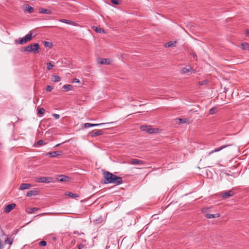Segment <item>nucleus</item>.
Masks as SVG:
<instances>
[{"label":"nucleus","mask_w":249,"mask_h":249,"mask_svg":"<svg viewBox=\"0 0 249 249\" xmlns=\"http://www.w3.org/2000/svg\"><path fill=\"white\" fill-rule=\"evenodd\" d=\"M105 184L113 183L116 185H120L123 183V179L121 177H117L108 171L103 173Z\"/></svg>","instance_id":"obj_1"},{"label":"nucleus","mask_w":249,"mask_h":249,"mask_svg":"<svg viewBox=\"0 0 249 249\" xmlns=\"http://www.w3.org/2000/svg\"><path fill=\"white\" fill-rule=\"evenodd\" d=\"M39 45L38 43H33L28 45L24 48L25 51L33 52L35 54L39 53Z\"/></svg>","instance_id":"obj_2"},{"label":"nucleus","mask_w":249,"mask_h":249,"mask_svg":"<svg viewBox=\"0 0 249 249\" xmlns=\"http://www.w3.org/2000/svg\"><path fill=\"white\" fill-rule=\"evenodd\" d=\"M33 38V34L30 32L27 35H26L24 37L21 38L20 39L18 40L16 39L15 41V42L17 44H23L28 41L31 40Z\"/></svg>","instance_id":"obj_3"},{"label":"nucleus","mask_w":249,"mask_h":249,"mask_svg":"<svg viewBox=\"0 0 249 249\" xmlns=\"http://www.w3.org/2000/svg\"><path fill=\"white\" fill-rule=\"evenodd\" d=\"M150 125H141L140 128L142 131H146L149 134L158 133L161 130L157 128H149Z\"/></svg>","instance_id":"obj_4"},{"label":"nucleus","mask_w":249,"mask_h":249,"mask_svg":"<svg viewBox=\"0 0 249 249\" xmlns=\"http://www.w3.org/2000/svg\"><path fill=\"white\" fill-rule=\"evenodd\" d=\"M36 181L40 183H50L53 181V178L49 177H40L36 179Z\"/></svg>","instance_id":"obj_5"},{"label":"nucleus","mask_w":249,"mask_h":249,"mask_svg":"<svg viewBox=\"0 0 249 249\" xmlns=\"http://www.w3.org/2000/svg\"><path fill=\"white\" fill-rule=\"evenodd\" d=\"M231 145H232L231 144H226V145H223L219 147H218V148H215L214 150H212V151L210 152L208 154V155H210L211 154H213V153L214 152H218V151H220V150L223 149L224 148H226V147H227L229 146H231Z\"/></svg>","instance_id":"obj_6"},{"label":"nucleus","mask_w":249,"mask_h":249,"mask_svg":"<svg viewBox=\"0 0 249 249\" xmlns=\"http://www.w3.org/2000/svg\"><path fill=\"white\" fill-rule=\"evenodd\" d=\"M234 195L233 192L231 191H228L224 193H222L221 196L223 198H227L229 197L232 196Z\"/></svg>","instance_id":"obj_7"},{"label":"nucleus","mask_w":249,"mask_h":249,"mask_svg":"<svg viewBox=\"0 0 249 249\" xmlns=\"http://www.w3.org/2000/svg\"><path fill=\"white\" fill-rule=\"evenodd\" d=\"M61 153L62 152L61 151L49 152L46 153V155L49 156L50 157H56L61 155Z\"/></svg>","instance_id":"obj_8"},{"label":"nucleus","mask_w":249,"mask_h":249,"mask_svg":"<svg viewBox=\"0 0 249 249\" xmlns=\"http://www.w3.org/2000/svg\"><path fill=\"white\" fill-rule=\"evenodd\" d=\"M98 63L100 64H109L110 60L108 58H99L98 59Z\"/></svg>","instance_id":"obj_9"},{"label":"nucleus","mask_w":249,"mask_h":249,"mask_svg":"<svg viewBox=\"0 0 249 249\" xmlns=\"http://www.w3.org/2000/svg\"><path fill=\"white\" fill-rule=\"evenodd\" d=\"M59 21L61 22L68 24L71 25L75 26H76L78 25V24L76 22L71 21V20L65 19L61 18V19H59Z\"/></svg>","instance_id":"obj_10"},{"label":"nucleus","mask_w":249,"mask_h":249,"mask_svg":"<svg viewBox=\"0 0 249 249\" xmlns=\"http://www.w3.org/2000/svg\"><path fill=\"white\" fill-rule=\"evenodd\" d=\"M16 206V204L11 203L6 206L4 211L6 213H8L10 212L14 208H15Z\"/></svg>","instance_id":"obj_11"},{"label":"nucleus","mask_w":249,"mask_h":249,"mask_svg":"<svg viewBox=\"0 0 249 249\" xmlns=\"http://www.w3.org/2000/svg\"><path fill=\"white\" fill-rule=\"evenodd\" d=\"M103 133V130H93L91 132V135L92 137H96L102 135Z\"/></svg>","instance_id":"obj_12"},{"label":"nucleus","mask_w":249,"mask_h":249,"mask_svg":"<svg viewBox=\"0 0 249 249\" xmlns=\"http://www.w3.org/2000/svg\"><path fill=\"white\" fill-rule=\"evenodd\" d=\"M130 163L132 164H144L145 162L136 159H133L130 160Z\"/></svg>","instance_id":"obj_13"},{"label":"nucleus","mask_w":249,"mask_h":249,"mask_svg":"<svg viewBox=\"0 0 249 249\" xmlns=\"http://www.w3.org/2000/svg\"><path fill=\"white\" fill-rule=\"evenodd\" d=\"M174 124H184L186 123L187 119H179V118H176L174 120Z\"/></svg>","instance_id":"obj_14"},{"label":"nucleus","mask_w":249,"mask_h":249,"mask_svg":"<svg viewBox=\"0 0 249 249\" xmlns=\"http://www.w3.org/2000/svg\"><path fill=\"white\" fill-rule=\"evenodd\" d=\"M57 180L60 182H64L68 181L69 177L64 175H59L57 178Z\"/></svg>","instance_id":"obj_15"},{"label":"nucleus","mask_w":249,"mask_h":249,"mask_svg":"<svg viewBox=\"0 0 249 249\" xmlns=\"http://www.w3.org/2000/svg\"><path fill=\"white\" fill-rule=\"evenodd\" d=\"M39 13L40 14H52V12L49 9L40 8L39 9Z\"/></svg>","instance_id":"obj_16"},{"label":"nucleus","mask_w":249,"mask_h":249,"mask_svg":"<svg viewBox=\"0 0 249 249\" xmlns=\"http://www.w3.org/2000/svg\"><path fill=\"white\" fill-rule=\"evenodd\" d=\"M32 186V185L28 183H22L21 184L19 189L21 190H25V189H28L30 188V187Z\"/></svg>","instance_id":"obj_17"},{"label":"nucleus","mask_w":249,"mask_h":249,"mask_svg":"<svg viewBox=\"0 0 249 249\" xmlns=\"http://www.w3.org/2000/svg\"><path fill=\"white\" fill-rule=\"evenodd\" d=\"M218 112V108L217 107H212L209 111V113L211 115L215 114Z\"/></svg>","instance_id":"obj_18"},{"label":"nucleus","mask_w":249,"mask_h":249,"mask_svg":"<svg viewBox=\"0 0 249 249\" xmlns=\"http://www.w3.org/2000/svg\"><path fill=\"white\" fill-rule=\"evenodd\" d=\"M176 41H169L164 44L165 47H173L176 46Z\"/></svg>","instance_id":"obj_19"},{"label":"nucleus","mask_w":249,"mask_h":249,"mask_svg":"<svg viewBox=\"0 0 249 249\" xmlns=\"http://www.w3.org/2000/svg\"><path fill=\"white\" fill-rule=\"evenodd\" d=\"M25 11L28 12L29 13L31 14L34 13V9L29 4H26L25 6Z\"/></svg>","instance_id":"obj_20"},{"label":"nucleus","mask_w":249,"mask_h":249,"mask_svg":"<svg viewBox=\"0 0 249 249\" xmlns=\"http://www.w3.org/2000/svg\"><path fill=\"white\" fill-rule=\"evenodd\" d=\"M219 216H220V215L219 213H216V214L207 213L205 214V217L209 219L218 217H219Z\"/></svg>","instance_id":"obj_21"},{"label":"nucleus","mask_w":249,"mask_h":249,"mask_svg":"<svg viewBox=\"0 0 249 249\" xmlns=\"http://www.w3.org/2000/svg\"><path fill=\"white\" fill-rule=\"evenodd\" d=\"M66 195L68 196L69 197L71 198L78 197L79 195L76 194H73L71 192H68L66 193Z\"/></svg>","instance_id":"obj_22"},{"label":"nucleus","mask_w":249,"mask_h":249,"mask_svg":"<svg viewBox=\"0 0 249 249\" xmlns=\"http://www.w3.org/2000/svg\"><path fill=\"white\" fill-rule=\"evenodd\" d=\"M93 29L97 33H105L104 30L101 28L93 26Z\"/></svg>","instance_id":"obj_23"},{"label":"nucleus","mask_w":249,"mask_h":249,"mask_svg":"<svg viewBox=\"0 0 249 249\" xmlns=\"http://www.w3.org/2000/svg\"><path fill=\"white\" fill-rule=\"evenodd\" d=\"M5 243L9 244L10 245H11L13 244V239L11 237H7L4 241Z\"/></svg>","instance_id":"obj_24"},{"label":"nucleus","mask_w":249,"mask_h":249,"mask_svg":"<svg viewBox=\"0 0 249 249\" xmlns=\"http://www.w3.org/2000/svg\"><path fill=\"white\" fill-rule=\"evenodd\" d=\"M39 210V209L36 207L31 208L29 211L27 212L28 213H33Z\"/></svg>","instance_id":"obj_25"},{"label":"nucleus","mask_w":249,"mask_h":249,"mask_svg":"<svg viewBox=\"0 0 249 249\" xmlns=\"http://www.w3.org/2000/svg\"><path fill=\"white\" fill-rule=\"evenodd\" d=\"M72 88L73 87L71 85H65L62 88L65 89L66 91H68L71 90Z\"/></svg>","instance_id":"obj_26"},{"label":"nucleus","mask_w":249,"mask_h":249,"mask_svg":"<svg viewBox=\"0 0 249 249\" xmlns=\"http://www.w3.org/2000/svg\"><path fill=\"white\" fill-rule=\"evenodd\" d=\"M45 109L43 108H39L37 109V115L38 116H41L42 115L44 112H45Z\"/></svg>","instance_id":"obj_27"},{"label":"nucleus","mask_w":249,"mask_h":249,"mask_svg":"<svg viewBox=\"0 0 249 249\" xmlns=\"http://www.w3.org/2000/svg\"><path fill=\"white\" fill-rule=\"evenodd\" d=\"M61 80V78L60 76L57 75H53L52 77V81L54 82H57L60 81Z\"/></svg>","instance_id":"obj_28"},{"label":"nucleus","mask_w":249,"mask_h":249,"mask_svg":"<svg viewBox=\"0 0 249 249\" xmlns=\"http://www.w3.org/2000/svg\"><path fill=\"white\" fill-rule=\"evenodd\" d=\"M36 191H30L27 193L26 196H35L36 195Z\"/></svg>","instance_id":"obj_29"},{"label":"nucleus","mask_w":249,"mask_h":249,"mask_svg":"<svg viewBox=\"0 0 249 249\" xmlns=\"http://www.w3.org/2000/svg\"><path fill=\"white\" fill-rule=\"evenodd\" d=\"M242 47L243 49L249 50V44L248 43H243L242 44Z\"/></svg>","instance_id":"obj_30"},{"label":"nucleus","mask_w":249,"mask_h":249,"mask_svg":"<svg viewBox=\"0 0 249 249\" xmlns=\"http://www.w3.org/2000/svg\"><path fill=\"white\" fill-rule=\"evenodd\" d=\"M46 65H47L46 68L48 70H51L54 67V65L53 64H52V63H51V62L47 63L46 64Z\"/></svg>","instance_id":"obj_31"},{"label":"nucleus","mask_w":249,"mask_h":249,"mask_svg":"<svg viewBox=\"0 0 249 249\" xmlns=\"http://www.w3.org/2000/svg\"><path fill=\"white\" fill-rule=\"evenodd\" d=\"M43 44L45 47H48L49 48H51L53 46L52 43L51 42L46 41L43 42Z\"/></svg>","instance_id":"obj_32"},{"label":"nucleus","mask_w":249,"mask_h":249,"mask_svg":"<svg viewBox=\"0 0 249 249\" xmlns=\"http://www.w3.org/2000/svg\"><path fill=\"white\" fill-rule=\"evenodd\" d=\"M45 143L44 142L43 140H39L37 142L36 144H34V146L37 147L38 145H44Z\"/></svg>","instance_id":"obj_33"},{"label":"nucleus","mask_w":249,"mask_h":249,"mask_svg":"<svg viewBox=\"0 0 249 249\" xmlns=\"http://www.w3.org/2000/svg\"><path fill=\"white\" fill-rule=\"evenodd\" d=\"M208 82V80H204L203 81H199L198 82V84L199 85H206Z\"/></svg>","instance_id":"obj_34"},{"label":"nucleus","mask_w":249,"mask_h":249,"mask_svg":"<svg viewBox=\"0 0 249 249\" xmlns=\"http://www.w3.org/2000/svg\"><path fill=\"white\" fill-rule=\"evenodd\" d=\"M187 71H188V73L190 72H191V74L196 73V71L195 70L193 69L191 67H190L189 68H188L187 70Z\"/></svg>","instance_id":"obj_35"},{"label":"nucleus","mask_w":249,"mask_h":249,"mask_svg":"<svg viewBox=\"0 0 249 249\" xmlns=\"http://www.w3.org/2000/svg\"><path fill=\"white\" fill-rule=\"evenodd\" d=\"M111 2L115 5H119L120 3L119 0H110Z\"/></svg>","instance_id":"obj_36"},{"label":"nucleus","mask_w":249,"mask_h":249,"mask_svg":"<svg viewBox=\"0 0 249 249\" xmlns=\"http://www.w3.org/2000/svg\"><path fill=\"white\" fill-rule=\"evenodd\" d=\"M109 123H99V124H91L89 123H85L84 124H109Z\"/></svg>","instance_id":"obj_37"},{"label":"nucleus","mask_w":249,"mask_h":249,"mask_svg":"<svg viewBox=\"0 0 249 249\" xmlns=\"http://www.w3.org/2000/svg\"><path fill=\"white\" fill-rule=\"evenodd\" d=\"M40 246H46L47 245V242L45 241H42L39 243Z\"/></svg>","instance_id":"obj_38"},{"label":"nucleus","mask_w":249,"mask_h":249,"mask_svg":"<svg viewBox=\"0 0 249 249\" xmlns=\"http://www.w3.org/2000/svg\"><path fill=\"white\" fill-rule=\"evenodd\" d=\"M53 89V87L51 86H47L46 87V90L47 91H51Z\"/></svg>","instance_id":"obj_39"},{"label":"nucleus","mask_w":249,"mask_h":249,"mask_svg":"<svg viewBox=\"0 0 249 249\" xmlns=\"http://www.w3.org/2000/svg\"><path fill=\"white\" fill-rule=\"evenodd\" d=\"M53 116L54 117L55 119H58L60 118V115L57 114H53Z\"/></svg>","instance_id":"obj_40"},{"label":"nucleus","mask_w":249,"mask_h":249,"mask_svg":"<svg viewBox=\"0 0 249 249\" xmlns=\"http://www.w3.org/2000/svg\"><path fill=\"white\" fill-rule=\"evenodd\" d=\"M72 82L73 83H79V79H78L77 78H74L73 79Z\"/></svg>","instance_id":"obj_41"},{"label":"nucleus","mask_w":249,"mask_h":249,"mask_svg":"<svg viewBox=\"0 0 249 249\" xmlns=\"http://www.w3.org/2000/svg\"><path fill=\"white\" fill-rule=\"evenodd\" d=\"M84 245L81 244L78 246V249H82L84 248Z\"/></svg>","instance_id":"obj_42"},{"label":"nucleus","mask_w":249,"mask_h":249,"mask_svg":"<svg viewBox=\"0 0 249 249\" xmlns=\"http://www.w3.org/2000/svg\"><path fill=\"white\" fill-rule=\"evenodd\" d=\"M182 71L183 73H185L187 71V69L185 68H184Z\"/></svg>","instance_id":"obj_43"},{"label":"nucleus","mask_w":249,"mask_h":249,"mask_svg":"<svg viewBox=\"0 0 249 249\" xmlns=\"http://www.w3.org/2000/svg\"><path fill=\"white\" fill-rule=\"evenodd\" d=\"M94 125H84V127L85 128H88V127H91V126H94Z\"/></svg>","instance_id":"obj_44"},{"label":"nucleus","mask_w":249,"mask_h":249,"mask_svg":"<svg viewBox=\"0 0 249 249\" xmlns=\"http://www.w3.org/2000/svg\"><path fill=\"white\" fill-rule=\"evenodd\" d=\"M192 55H193V57H194V58H196V59L197 58V56H196V53H192Z\"/></svg>","instance_id":"obj_45"},{"label":"nucleus","mask_w":249,"mask_h":249,"mask_svg":"<svg viewBox=\"0 0 249 249\" xmlns=\"http://www.w3.org/2000/svg\"><path fill=\"white\" fill-rule=\"evenodd\" d=\"M246 33L247 35H248L249 34V30H247L246 31Z\"/></svg>","instance_id":"obj_46"},{"label":"nucleus","mask_w":249,"mask_h":249,"mask_svg":"<svg viewBox=\"0 0 249 249\" xmlns=\"http://www.w3.org/2000/svg\"><path fill=\"white\" fill-rule=\"evenodd\" d=\"M47 214H48V213H42L39 214V215H46Z\"/></svg>","instance_id":"obj_47"},{"label":"nucleus","mask_w":249,"mask_h":249,"mask_svg":"<svg viewBox=\"0 0 249 249\" xmlns=\"http://www.w3.org/2000/svg\"><path fill=\"white\" fill-rule=\"evenodd\" d=\"M73 233H74V234H77V233H78V231H74V232H73Z\"/></svg>","instance_id":"obj_48"},{"label":"nucleus","mask_w":249,"mask_h":249,"mask_svg":"<svg viewBox=\"0 0 249 249\" xmlns=\"http://www.w3.org/2000/svg\"><path fill=\"white\" fill-rule=\"evenodd\" d=\"M193 110H194V109H191L190 110H189V112L191 113Z\"/></svg>","instance_id":"obj_49"},{"label":"nucleus","mask_w":249,"mask_h":249,"mask_svg":"<svg viewBox=\"0 0 249 249\" xmlns=\"http://www.w3.org/2000/svg\"><path fill=\"white\" fill-rule=\"evenodd\" d=\"M78 234H79V235H83V234H84V233H82V232H81V233H78Z\"/></svg>","instance_id":"obj_50"},{"label":"nucleus","mask_w":249,"mask_h":249,"mask_svg":"<svg viewBox=\"0 0 249 249\" xmlns=\"http://www.w3.org/2000/svg\"><path fill=\"white\" fill-rule=\"evenodd\" d=\"M59 145H60V144H56V145H55V146H59Z\"/></svg>","instance_id":"obj_51"}]
</instances>
